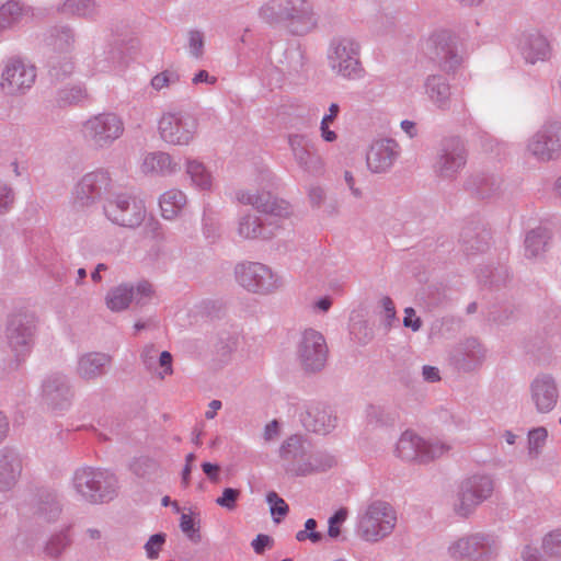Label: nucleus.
I'll return each mask as SVG.
<instances>
[{"label": "nucleus", "instance_id": "f257e3e1", "mask_svg": "<svg viewBox=\"0 0 561 561\" xmlns=\"http://www.w3.org/2000/svg\"><path fill=\"white\" fill-rule=\"evenodd\" d=\"M257 15L270 26H287L299 35L316 25L313 7L309 0H266L259 8Z\"/></svg>", "mask_w": 561, "mask_h": 561}, {"label": "nucleus", "instance_id": "f03ea898", "mask_svg": "<svg viewBox=\"0 0 561 561\" xmlns=\"http://www.w3.org/2000/svg\"><path fill=\"white\" fill-rule=\"evenodd\" d=\"M71 486L81 501L103 504L117 495L118 480L107 469L83 466L75 470Z\"/></svg>", "mask_w": 561, "mask_h": 561}, {"label": "nucleus", "instance_id": "7ed1b4c3", "mask_svg": "<svg viewBox=\"0 0 561 561\" xmlns=\"http://www.w3.org/2000/svg\"><path fill=\"white\" fill-rule=\"evenodd\" d=\"M501 548V539L495 534L476 531L451 540L447 554L456 561H493Z\"/></svg>", "mask_w": 561, "mask_h": 561}, {"label": "nucleus", "instance_id": "20e7f679", "mask_svg": "<svg viewBox=\"0 0 561 561\" xmlns=\"http://www.w3.org/2000/svg\"><path fill=\"white\" fill-rule=\"evenodd\" d=\"M327 59L329 68L337 77L357 80L365 75L360 61V44L354 37H333L328 47Z\"/></svg>", "mask_w": 561, "mask_h": 561}, {"label": "nucleus", "instance_id": "39448f33", "mask_svg": "<svg viewBox=\"0 0 561 561\" xmlns=\"http://www.w3.org/2000/svg\"><path fill=\"white\" fill-rule=\"evenodd\" d=\"M393 507L380 500L373 501L358 515L357 534L368 542H377L389 536L396 527Z\"/></svg>", "mask_w": 561, "mask_h": 561}, {"label": "nucleus", "instance_id": "423d86ee", "mask_svg": "<svg viewBox=\"0 0 561 561\" xmlns=\"http://www.w3.org/2000/svg\"><path fill=\"white\" fill-rule=\"evenodd\" d=\"M233 273L238 285L252 294L271 295L283 286L278 273L261 262H240L236 264Z\"/></svg>", "mask_w": 561, "mask_h": 561}, {"label": "nucleus", "instance_id": "0eeeda50", "mask_svg": "<svg viewBox=\"0 0 561 561\" xmlns=\"http://www.w3.org/2000/svg\"><path fill=\"white\" fill-rule=\"evenodd\" d=\"M450 449L451 446L442 439H424L412 431H405L397 442L394 455L403 461L428 463Z\"/></svg>", "mask_w": 561, "mask_h": 561}, {"label": "nucleus", "instance_id": "6e6552de", "mask_svg": "<svg viewBox=\"0 0 561 561\" xmlns=\"http://www.w3.org/2000/svg\"><path fill=\"white\" fill-rule=\"evenodd\" d=\"M114 188V181L108 170L95 169L83 174L71 191L72 204L83 209L110 197Z\"/></svg>", "mask_w": 561, "mask_h": 561}, {"label": "nucleus", "instance_id": "1a4fd4ad", "mask_svg": "<svg viewBox=\"0 0 561 561\" xmlns=\"http://www.w3.org/2000/svg\"><path fill=\"white\" fill-rule=\"evenodd\" d=\"M527 153L538 162L557 160L561 156V119L549 117L528 138Z\"/></svg>", "mask_w": 561, "mask_h": 561}, {"label": "nucleus", "instance_id": "9d476101", "mask_svg": "<svg viewBox=\"0 0 561 561\" xmlns=\"http://www.w3.org/2000/svg\"><path fill=\"white\" fill-rule=\"evenodd\" d=\"M198 129L197 118L182 110L164 112L158 121L161 139L173 146H188Z\"/></svg>", "mask_w": 561, "mask_h": 561}, {"label": "nucleus", "instance_id": "9b49d317", "mask_svg": "<svg viewBox=\"0 0 561 561\" xmlns=\"http://www.w3.org/2000/svg\"><path fill=\"white\" fill-rule=\"evenodd\" d=\"M36 332L35 316L27 311H16L9 316L5 339L18 360L24 359L32 351Z\"/></svg>", "mask_w": 561, "mask_h": 561}, {"label": "nucleus", "instance_id": "f8f14e48", "mask_svg": "<svg viewBox=\"0 0 561 561\" xmlns=\"http://www.w3.org/2000/svg\"><path fill=\"white\" fill-rule=\"evenodd\" d=\"M122 118L114 113H101L90 117L82 126L84 140L95 149L111 147L124 133Z\"/></svg>", "mask_w": 561, "mask_h": 561}, {"label": "nucleus", "instance_id": "ddd939ff", "mask_svg": "<svg viewBox=\"0 0 561 561\" xmlns=\"http://www.w3.org/2000/svg\"><path fill=\"white\" fill-rule=\"evenodd\" d=\"M494 481L488 474H473L465 479L458 489L454 511L458 516L468 517L477 506L491 497Z\"/></svg>", "mask_w": 561, "mask_h": 561}, {"label": "nucleus", "instance_id": "4468645a", "mask_svg": "<svg viewBox=\"0 0 561 561\" xmlns=\"http://www.w3.org/2000/svg\"><path fill=\"white\" fill-rule=\"evenodd\" d=\"M467 159L468 152L460 138H445L436 151L433 171L439 179L453 181L466 167Z\"/></svg>", "mask_w": 561, "mask_h": 561}, {"label": "nucleus", "instance_id": "2eb2a0df", "mask_svg": "<svg viewBox=\"0 0 561 561\" xmlns=\"http://www.w3.org/2000/svg\"><path fill=\"white\" fill-rule=\"evenodd\" d=\"M105 217L113 224L122 227H138L146 217L144 203L136 197L119 193L106 198L103 204Z\"/></svg>", "mask_w": 561, "mask_h": 561}, {"label": "nucleus", "instance_id": "dca6fc26", "mask_svg": "<svg viewBox=\"0 0 561 561\" xmlns=\"http://www.w3.org/2000/svg\"><path fill=\"white\" fill-rule=\"evenodd\" d=\"M36 68L21 58H9L0 76V90L8 96L26 94L35 83Z\"/></svg>", "mask_w": 561, "mask_h": 561}, {"label": "nucleus", "instance_id": "f3484780", "mask_svg": "<svg viewBox=\"0 0 561 561\" xmlns=\"http://www.w3.org/2000/svg\"><path fill=\"white\" fill-rule=\"evenodd\" d=\"M422 51L447 71H454L462 61L455 37L446 30L433 32L422 43Z\"/></svg>", "mask_w": 561, "mask_h": 561}, {"label": "nucleus", "instance_id": "a211bd4d", "mask_svg": "<svg viewBox=\"0 0 561 561\" xmlns=\"http://www.w3.org/2000/svg\"><path fill=\"white\" fill-rule=\"evenodd\" d=\"M515 45L523 61L529 66L548 62L553 56L551 38L537 28L522 32Z\"/></svg>", "mask_w": 561, "mask_h": 561}, {"label": "nucleus", "instance_id": "6ab92c4d", "mask_svg": "<svg viewBox=\"0 0 561 561\" xmlns=\"http://www.w3.org/2000/svg\"><path fill=\"white\" fill-rule=\"evenodd\" d=\"M73 391L67 375L51 373L42 383V400L51 411L64 413L72 404Z\"/></svg>", "mask_w": 561, "mask_h": 561}, {"label": "nucleus", "instance_id": "aec40b11", "mask_svg": "<svg viewBox=\"0 0 561 561\" xmlns=\"http://www.w3.org/2000/svg\"><path fill=\"white\" fill-rule=\"evenodd\" d=\"M297 353L306 370H321L325 366L328 357L324 336L313 329L305 330L298 344Z\"/></svg>", "mask_w": 561, "mask_h": 561}, {"label": "nucleus", "instance_id": "412c9836", "mask_svg": "<svg viewBox=\"0 0 561 561\" xmlns=\"http://www.w3.org/2000/svg\"><path fill=\"white\" fill-rule=\"evenodd\" d=\"M294 161L309 176H321L324 173V161L314 145L306 136L291 135L288 138Z\"/></svg>", "mask_w": 561, "mask_h": 561}, {"label": "nucleus", "instance_id": "4be33fe9", "mask_svg": "<svg viewBox=\"0 0 561 561\" xmlns=\"http://www.w3.org/2000/svg\"><path fill=\"white\" fill-rule=\"evenodd\" d=\"M151 295L152 286L147 280H141L136 286L125 283L107 291L105 304L110 310L119 312L128 308L131 301L144 305Z\"/></svg>", "mask_w": 561, "mask_h": 561}, {"label": "nucleus", "instance_id": "5701e85b", "mask_svg": "<svg viewBox=\"0 0 561 561\" xmlns=\"http://www.w3.org/2000/svg\"><path fill=\"white\" fill-rule=\"evenodd\" d=\"M236 198L243 205H250L257 211L267 214L274 217H288L291 214L289 203L284 199L277 198L272 193L252 192L248 190H240L236 193Z\"/></svg>", "mask_w": 561, "mask_h": 561}, {"label": "nucleus", "instance_id": "b1692460", "mask_svg": "<svg viewBox=\"0 0 561 561\" xmlns=\"http://www.w3.org/2000/svg\"><path fill=\"white\" fill-rule=\"evenodd\" d=\"M279 229L278 220H263L249 210L240 214L237 219V233L242 240L267 241L273 239Z\"/></svg>", "mask_w": 561, "mask_h": 561}, {"label": "nucleus", "instance_id": "393cba45", "mask_svg": "<svg viewBox=\"0 0 561 561\" xmlns=\"http://www.w3.org/2000/svg\"><path fill=\"white\" fill-rule=\"evenodd\" d=\"M530 402L541 414L551 412L559 400V388L556 379L548 374L538 375L529 386Z\"/></svg>", "mask_w": 561, "mask_h": 561}, {"label": "nucleus", "instance_id": "a878e982", "mask_svg": "<svg viewBox=\"0 0 561 561\" xmlns=\"http://www.w3.org/2000/svg\"><path fill=\"white\" fill-rule=\"evenodd\" d=\"M400 156L399 144L391 138H380L371 142L366 154L368 169L374 173L388 171Z\"/></svg>", "mask_w": 561, "mask_h": 561}, {"label": "nucleus", "instance_id": "bb28decb", "mask_svg": "<svg viewBox=\"0 0 561 561\" xmlns=\"http://www.w3.org/2000/svg\"><path fill=\"white\" fill-rule=\"evenodd\" d=\"M300 421L307 431L327 435L335 428L337 419L324 403L309 402L300 413Z\"/></svg>", "mask_w": 561, "mask_h": 561}, {"label": "nucleus", "instance_id": "cd10ccee", "mask_svg": "<svg viewBox=\"0 0 561 561\" xmlns=\"http://www.w3.org/2000/svg\"><path fill=\"white\" fill-rule=\"evenodd\" d=\"M486 357V350L474 337L460 342L450 354L453 364L462 371L479 368Z\"/></svg>", "mask_w": 561, "mask_h": 561}, {"label": "nucleus", "instance_id": "c85d7f7f", "mask_svg": "<svg viewBox=\"0 0 561 561\" xmlns=\"http://www.w3.org/2000/svg\"><path fill=\"white\" fill-rule=\"evenodd\" d=\"M310 443L300 435H291L279 447V457L285 471L299 477L297 468L305 462Z\"/></svg>", "mask_w": 561, "mask_h": 561}, {"label": "nucleus", "instance_id": "c756f323", "mask_svg": "<svg viewBox=\"0 0 561 561\" xmlns=\"http://www.w3.org/2000/svg\"><path fill=\"white\" fill-rule=\"evenodd\" d=\"M427 100L439 111L446 112L451 106V87L448 79L440 75H428L423 81Z\"/></svg>", "mask_w": 561, "mask_h": 561}, {"label": "nucleus", "instance_id": "7c9ffc66", "mask_svg": "<svg viewBox=\"0 0 561 561\" xmlns=\"http://www.w3.org/2000/svg\"><path fill=\"white\" fill-rule=\"evenodd\" d=\"M23 469L22 457L11 447L0 449V491L11 490L19 481Z\"/></svg>", "mask_w": 561, "mask_h": 561}, {"label": "nucleus", "instance_id": "2f4dec72", "mask_svg": "<svg viewBox=\"0 0 561 561\" xmlns=\"http://www.w3.org/2000/svg\"><path fill=\"white\" fill-rule=\"evenodd\" d=\"M111 362L112 357L108 354L101 352L85 353L79 357L76 373L79 378L92 381L105 375Z\"/></svg>", "mask_w": 561, "mask_h": 561}, {"label": "nucleus", "instance_id": "473e14b6", "mask_svg": "<svg viewBox=\"0 0 561 561\" xmlns=\"http://www.w3.org/2000/svg\"><path fill=\"white\" fill-rule=\"evenodd\" d=\"M180 169V163L164 151L148 152L140 164L144 174L154 176H171L176 174Z\"/></svg>", "mask_w": 561, "mask_h": 561}, {"label": "nucleus", "instance_id": "72a5a7b5", "mask_svg": "<svg viewBox=\"0 0 561 561\" xmlns=\"http://www.w3.org/2000/svg\"><path fill=\"white\" fill-rule=\"evenodd\" d=\"M503 181L495 174L473 173L465 182V188L478 197L485 199L501 194Z\"/></svg>", "mask_w": 561, "mask_h": 561}, {"label": "nucleus", "instance_id": "f704fd0d", "mask_svg": "<svg viewBox=\"0 0 561 561\" xmlns=\"http://www.w3.org/2000/svg\"><path fill=\"white\" fill-rule=\"evenodd\" d=\"M490 232L481 224L471 222L460 233V243L467 255L484 252L489 248Z\"/></svg>", "mask_w": 561, "mask_h": 561}, {"label": "nucleus", "instance_id": "c9c22d12", "mask_svg": "<svg viewBox=\"0 0 561 561\" xmlns=\"http://www.w3.org/2000/svg\"><path fill=\"white\" fill-rule=\"evenodd\" d=\"M140 360L149 373H157L162 379L173 374L171 353L163 351L159 354L153 344H148L141 350Z\"/></svg>", "mask_w": 561, "mask_h": 561}, {"label": "nucleus", "instance_id": "e433bc0d", "mask_svg": "<svg viewBox=\"0 0 561 561\" xmlns=\"http://www.w3.org/2000/svg\"><path fill=\"white\" fill-rule=\"evenodd\" d=\"M187 204L185 193L178 188L165 191L159 198L161 215L167 220L179 217Z\"/></svg>", "mask_w": 561, "mask_h": 561}, {"label": "nucleus", "instance_id": "4c0bfd02", "mask_svg": "<svg viewBox=\"0 0 561 561\" xmlns=\"http://www.w3.org/2000/svg\"><path fill=\"white\" fill-rule=\"evenodd\" d=\"M45 42L53 49V55L69 56L73 48L75 34L68 26H55L49 30Z\"/></svg>", "mask_w": 561, "mask_h": 561}, {"label": "nucleus", "instance_id": "58836bf2", "mask_svg": "<svg viewBox=\"0 0 561 561\" xmlns=\"http://www.w3.org/2000/svg\"><path fill=\"white\" fill-rule=\"evenodd\" d=\"M126 64L123 45L119 43L110 44L102 54L96 56V69L101 72L119 70Z\"/></svg>", "mask_w": 561, "mask_h": 561}, {"label": "nucleus", "instance_id": "ea45409f", "mask_svg": "<svg viewBox=\"0 0 561 561\" xmlns=\"http://www.w3.org/2000/svg\"><path fill=\"white\" fill-rule=\"evenodd\" d=\"M335 463V459L324 451H313L311 445L302 466L297 468L298 476L306 477L316 472L325 471L332 468Z\"/></svg>", "mask_w": 561, "mask_h": 561}, {"label": "nucleus", "instance_id": "a19ab883", "mask_svg": "<svg viewBox=\"0 0 561 561\" xmlns=\"http://www.w3.org/2000/svg\"><path fill=\"white\" fill-rule=\"evenodd\" d=\"M551 232L547 227H536L527 232L525 237V255L527 257H538L542 255L547 248Z\"/></svg>", "mask_w": 561, "mask_h": 561}, {"label": "nucleus", "instance_id": "79ce46f5", "mask_svg": "<svg viewBox=\"0 0 561 561\" xmlns=\"http://www.w3.org/2000/svg\"><path fill=\"white\" fill-rule=\"evenodd\" d=\"M397 413L381 405H369L366 409V428L369 431L392 426Z\"/></svg>", "mask_w": 561, "mask_h": 561}, {"label": "nucleus", "instance_id": "37998d69", "mask_svg": "<svg viewBox=\"0 0 561 561\" xmlns=\"http://www.w3.org/2000/svg\"><path fill=\"white\" fill-rule=\"evenodd\" d=\"M185 171L192 184L199 190H209L213 183L211 173L198 159L188 158L185 162Z\"/></svg>", "mask_w": 561, "mask_h": 561}, {"label": "nucleus", "instance_id": "c03bdc74", "mask_svg": "<svg viewBox=\"0 0 561 561\" xmlns=\"http://www.w3.org/2000/svg\"><path fill=\"white\" fill-rule=\"evenodd\" d=\"M24 15V8L19 1L9 0L0 7V31L18 24Z\"/></svg>", "mask_w": 561, "mask_h": 561}, {"label": "nucleus", "instance_id": "a18cd8bd", "mask_svg": "<svg viewBox=\"0 0 561 561\" xmlns=\"http://www.w3.org/2000/svg\"><path fill=\"white\" fill-rule=\"evenodd\" d=\"M59 10L62 13L91 19L99 13V5L94 0H66Z\"/></svg>", "mask_w": 561, "mask_h": 561}, {"label": "nucleus", "instance_id": "49530a36", "mask_svg": "<svg viewBox=\"0 0 561 561\" xmlns=\"http://www.w3.org/2000/svg\"><path fill=\"white\" fill-rule=\"evenodd\" d=\"M73 62L70 56L51 55L48 59V73L54 80H62L73 71Z\"/></svg>", "mask_w": 561, "mask_h": 561}, {"label": "nucleus", "instance_id": "de8ad7c7", "mask_svg": "<svg viewBox=\"0 0 561 561\" xmlns=\"http://www.w3.org/2000/svg\"><path fill=\"white\" fill-rule=\"evenodd\" d=\"M181 531L193 543L202 540L199 519L193 513H183L180 518Z\"/></svg>", "mask_w": 561, "mask_h": 561}, {"label": "nucleus", "instance_id": "09e8293b", "mask_svg": "<svg viewBox=\"0 0 561 561\" xmlns=\"http://www.w3.org/2000/svg\"><path fill=\"white\" fill-rule=\"evenodd\" d=\"M85 96V90L81 85L65 87L57 92L56 101L59 106H66L77 104Z\"/></svg>", "mask_w": 561, "mask_h": 561}, {"label": "nucleus", "instance_id": "8fccbe9b", "mask_svg": "<svg viewBox=\"0 0 561 561\" xmlns=\"http://www.w3.org/2000/svg\"><path fill=\"white\" fill-rule=\"evenodd\" d=\"M70 545L66 530L54 534L45 545V553L50 558H58Z\"/></svg>", "mask_w": 561, "mask_h": 561}, {"label": "nucleus", "instance_id": "3c124183", "mask_svg": "<svg viewBox=\"0 0 561 561\" xmlns=\"http://www.w3.org/2000/svg\"><path fill=\"white\" fill-rule=\"evenodd\" d=\"M131 471L140 478H151L159 469L158 462L147 456L136 458L130 465Z\"/></svg>", "mask_w": 561, "mask_h": 561}, {"label": "nucleus", "instance_id": "603ef678", "mask_svg": "<svg viewBox=\"0 0 561 561\" xmlns=\"http://www.w3.org/2000/svg\"><path fill=\"white\" fill-rule=\"evenodd\" d=\"M180 82V75L176 70L165 69L154 77L150 81L151 88L159 92L163 89L176 85Z\"/></svg>", "mask_w": 561, "mask_h": 561}, {"label": "nucleus", "instance_id": "864d4df0", "mask_svg": "<svg viewBox=\"0 0 561 561\" xmlns=\"http://www.w3.org/2000/svg\"><path fill=\"white\" fill-rule=\"evenodd\" d=\"M478 278L484 285L499 287L502 283H505V280L508 278V271L504 266H501V267L496 268L495 271H493L489 267H485L484 271H481L478 274Z\"/></svg>", "mask_w": 561, "mask_h": 561}, {"label": "nucleus", "instance_id": "5fc2aeb1", "mask_svg": "<svg viewBox=\"0 0 561 561\" xmlns=\"http://www.w3.org/2000/svg\"><path fill=\"white\" fill-rule=\"evenodd\" d=\"M548 431L545 427H536L528 433L529 455L537 457L546 444Z\"/></svg>", "mask_w": 561, "mask_h": 561}, {"label": "nucleus", "instance_id": "6e6d98bb", "mask_svg": "<svg viewBox=\"0 0 561 561\" xmlns=\"http://www.w3.org/2000/svg\"><path fill=\"white\" fill-rule=\"evenodd\" d=\"M348 511L345 507L337 510L332 516L329 517L328 536L336 539L341 536V525L346 520Z\"/></svg>", "mask_w": 561, "mask_h": 561}, {"label": "nucleus", "instance_id": "4d7b16f0", "mask_svg": "<svg viewBox=\"0 0 561 561\" xmlns=\"http://www.w3.org/2000/svg\"><path fill=\"white\" fill-rule=\"evenodd\" d=\"M542 548L550 557L561 558V529L548 534L543 538Z\"/></svg>", "mask_w": 561, "mask_h": 561}, {"label": "nucleus", "instance_id": "13d9d810", "mask_svg": "<svg viewBox=\"0 0 561 561\" xmlns=\"http://www.w3.org/2000/svg\"><path fill=\"white\" fill-rule=\"evenodd\" d=\"M167 535L163 533H158L149 537L148 541L145 543V551L147 558L150 560H156L159 557V552L165 543Z\"/></svg>", "mask_w": 561, "mask_h": 561}, {"label": "nucleus", "instance_id": "bf43d9fd", "mask_svg": "<svg viewBox=\"0 0 561 561\" xmlns=\"http://www.w3.org/2000/svg\"><path fill=\"white\" fill-rule=\"evenodd\" d=\"M241 495L240 490L233 488H226L222 494L216 499V504L227 511H233L237 507V502Z\"/></svg>", "mask_w": 561, "mask_h": 561}, {"label": "nucleus", "instance_id": "052dcab7", "mask_svg": "<svg viewBox=\"0 0 561 561\" xmlns=\"http://www.w3.org/2000/svg\"><path fill=\"white\" fill-rule=\"evenodd\" d=\"M266 502L271 506V514L273 516H276V515L285 516L288 513V510H289L288 505L282 497L278 496V494L276 492H274V491L268 492L266 495ZM274 520L276 523L279 522V519H277L276 517H274Z\"/></svg>", "mask_w": 561, "mask_h": 561}, {"label": "nucleus", "instance_id": "680f3d73", "mask_svg": "<svg viewBox=\"0 0 561 561\" xmlns=\"http://www.w3.org/2000/svg\"><path fill=\"white\" fill-rule=\"evenodd\" d=\"M188 53L198 59L204 53V35L202 32L193 30L188 32Z\"/></svg>", "mask_w": 561, "mask_h": 561}, {"label": "nucleus", "instance_id": "e2e57ef3", "mask_svg": "<svg viewBox=\"0 0 561 561\" xmlns=\"http://www.w3.org/2000/svg\"><path fill=\"white\" fill-rule=\"evenodd\" d=\"M14 202V193L12 188L5 184L0 182V214L7 213L13 205Z\"/></svg>", "mask_w": 561, "mask_h": 561}, {"label": "nucleus", "instance_id": "0e129e2a", "mask_svg": "<svg viewBox=\"0 0 561 561\" xmlns=\"http://www.w3.org/2000/svg\"><path fill=\"white\" fill-rule=\"evenodd\" d=\"M325 190L320 185H310L308 198L312 207H320L325 201Z\"/></svg>", "mask_w": 561, "mask_h": 561}, {"label": "nucleus", "instance_id": "69168bd1", "mask_svg": "<svg viewBox=\"0 0 561 561\" xmlns=\"http://www.w3.org/2000/svg\"><path fill=\"white\" fill-rule=\"evenodd\" d=\"M273 546V538L265 534H259L251 542L256 554H263L267 548Z\"/></svg>", "mask_w": 561, "mask_h": 561}, {"label": "nucleus", "instance_id": "338daca9", "mask_svg": "<svg viewBox=\"0 0 561 561\" xmlns=\"http://www.w3.org/2000/svg\"><path fill=\"white\" fill-rule=\"evenodd\" d=\"M403 325L411 328L414 332L419 331L422 327V321L415 314V310L411 307L404 309Z\"/></svg>", "mask_w": 561, "mask_h": 561}, {"label": "nucleus", "instance_id": "774afa93", "mask_svg": "<svg viewBox=\"0 0 561 561\" xmlns=\"http://www.w3.org/2000/svg\"><path fill=\"white\" fill-rule=\"evenodd\" d=\"M323 534L319 531L308 533L305 529L297 531L296 540L299 542L310 540L312 543H319L323 540Z\"/></svg>", "mask_w": 561, "mask_h": 561}]
</instances>
